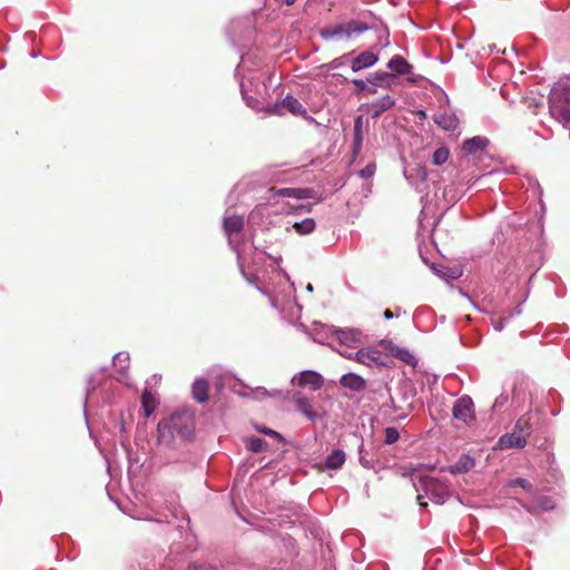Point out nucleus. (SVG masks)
<instances>
[{"instance_id": "nucleus-30", "label": "nucleus", "mask_w": 570, "mask_h": 570, "mask_svg": "<svg viewBox=\"0 0 570 570\" xmlns=\"http://www.w3.org/2000/svg\"><path fill=\"white\" fill-rule=\"evenodd\" d=\"M265 441L259 439V438H256V436H252L247 440V448L249 451L254 452V453H259L264 450V446H265Z\"/></svg>"}, {"instance_id": "nucleus-28", "label": "nucleus", "mask_w": 570, "mask_h": 570, "mask_svg": "<svg viewBox=\"0 0 570 570\" xmlns=\"http://www.w3.org/2000/svg\"><path fill=\"white\" fill-rule=\"evenodd\" d=\"M321 36L326 40H330L333 38H342V37H344L343 24L326 28V29L322 30Z\"/></svg>"}, {"instance_id": "nucleus-50", "label": "nucleus", "mask_w": 570, "mask_h": 570, "mask_svg": "<svg viewBox=\"0 0 570 570\" xmlns=\"http://www.w3.org/2000/svg\"><path fill=\"white\" fill-rule=\"evenodd\" d=\"M500 405H502V401L500 399H497L494 402V406H500Z\"/></svg>"}, {"instance_id": "nucleus-17", "label": "nucleus", "mask_w": 570, "mask_h": 570, "mask_svg": "<svg viewBox=\"0 0 570 570\" xmlns=\"http://www.w3.org/2000/svg\"><path fill=\"white\" fill-rule=\"evenodd\" d=\"M346 455L341 449L333 450L325 459L323 468L326 470H338L345 463Z\"/></svg>"}, {"instance_id": "nucleus-13", "label": "nucleus", "mask_w": 570, "mask_h": 570, "mask_svg": "<svg viewBox=\"0 0 570 570\" xmlns=\"http://www.w3.org/2000/svg\"><path fill=\"white\" fill-rule=\"evenodd\" d=\"M244 227V218L238 215H230L224 218V229L228 236V242L232 244L234 234H239Z\"/></svg>"}, {"instance_id": "nucleus-9", "label": "nucleus", "mask_w": 570, "mask_h": 570, "mask_svg": "<svg viewBox=\"0 0 570 570\" xmlns=\"http://www.w3.org/2000/svg\"><path fill=\"white\" fill-rule=\"evenodd\" d=\"M395 105V99L390 96L385 95L377 100L371 102L366 107V111L371 115L373 119L379 118L383 112L391 109Z\"/></svg>"}, {"instance_id": "nucleus-23", "label": "nucleus", "mask_w": 570, "mask_h": 570, "mask_svg": "<svg viewBox=\"0 0 570 570\" xmlns=\"http://www.w3.org/2000/svg\"><path fill=\"white\" fill-rule=\"evenodd\" d=\"M193 395L199 402L203 403L208 399V384L206 380H196L193 384Z\"/></svg>"}, {"instance_id": "nucleus-21", "label": "nucleus", "mask_w": 570, "mask_h": 570, "mask_svg": "<svg viewBox=\"0 0 570 570\" xmlns=\"http://www.w3.org/2000/svg\"><path fill=\"white\" fill-rule=\"evenodd\" d=\"M343 28L345 38H351L355 35H361L370 29V27L365 22L356 20L343 23Z\"/></svg>"}, {"instance_id": "nucleus-19", "label": "nucleus", "mask_w": 570, "mask_h": 570, "mask_svg": "<svg viewBox=\"0 0 570 570\" xmlns=\"http://www.w3.org/2000/svg\"><path fill=\"white\" fill-rule=\"evenodd\" d=\"M336 335L338 341L347 346L361 343L362 333L357 330H338Z\"/></svg>"}, {"instance_id": "nucleus-3", "label": "nucleus", "mask_w": 570, "mask_h": 570, "mask_svg": "<svg viewBox=\"0 0 570 570\" xmlns=\"http://www.w3.org/2000/svg\"><path fill=\"white\" fill-rule=\"evenodd\" d=\"M421 484L425 495H428L431 501L438 504L444 503L450 497V488L443 481L431 476H425L421 479Z\"/></svg>"}, {"instance_id": "nucleus-33", "label": "nucleus", "mask_w": 570, "mask_h": 570, "mask_svg": "<svg viewBox=\"0 0 570 570\" xmlns=\"http://www.w3.org/2000/svg\"><path fill=\"white\" fill-rule=\"evenodd\" d=\"M395 356L407 364L415 363V356L407 350H404V348L397 350V352L395 353Z\"/></svg>"}, {"instance_id": "nucleus-36", "label": "nucleus", "mask_w": 570, "mask_h": 570, "mask_svg": "<svg viewBox=\"0 0 570 570\" xmlns=\"http://www.w3.org/2000/svg\"><path fill=\"white\" fill-rule=\"evenodd\" d=\"M375 169H376L375 164H368V165H366L363 169H361V170L358 171V175H360L362 178H365V179H366V178H370V177H372V176L374 175Z\"/></svg>"}, {"instance_id": "nucleus-47", "label": "nucleus", "mask_w": 570, "mask_h": 570, "mask_svg": "<svg viewBox=\"0 0 570 570\" xmlns=\"http://www.w3.org/2000/svg\"><path fill=\"white\" fill-rule=\"evenodd\" d=\"M417 501H419L421 507H426V502L422 501V495H420V494L417 495Z\"/></svg>"}, {"instance_id": "nucleus-46", "label": "nucleus", "mask_w": 570, "mask_h": 570, "mask_svg": "<svg viewBox=\"0 0 570 570\" xmlns=\"http://www.w3.org/2000/svg\"><path fill=\"white\" fill-rule=\"evenodd\" d=\"M341 354L350 360H354V354H350V353H345V352H341Z\"/></svg>"}, {"instance_id": "nucleus-5", "label": "nucleus", "mask_w": 570, "mask_h": 570, "mask_svg": "<svg viewBox=\"0 0 570 570\" xmlns=\"http://www.w3.org/2000/svg\"><path fill=\"white\" fill-rule=\"evenodd\" d=\"M530 434V429L525 428L521 432L512 431L499 439L498 446L502 450L505 449H522L527 444V438Z\"/></svg>"}, {"instance_id": "nucleus-6", "label": "nucleus", "mask_w": 570, "mask_h": 570, "mask_svg": "<svg viewBox=\"0 0 570 570\" xmlns=\"http://www.w3.org/2000/svg\"><path fill=\"white\" fill-rule=\"evenodd\" d=\"M284 109H287L293 115H303L306 112L303 105L293 96H286L281 102L274 104L269 107V111L275 115H283Z\"/></svg>"}, {"instance_id": "nucleus-45", "label": "nucleus", "mask_w": 570, "mask_h": 570, "mask_svg": "<svg viewBox=\"0 0 570 570\" xmlns=\"http://www.w3.org/2000/svg\"><path fill=\"white\" fill-rule=\"evenodd\" d=\"M360 461L362 463L363 466L365 468H368L370 466V463L366 461V459H364L363 456L360 458Z\"/></svg>"}, {"instance_id": "nucleus-18", "label": "nucleus", "mask_w": 570, "mask_h": 570, "mask_svg": "<svg viewBox=\"0 0 570 570\" xmlns=\"http://www.w3.org/2000/svg\"><path fill=\"white\" fill-rule=\"evenodd\" d=\"M314 191L309 188H279L275 195L282 197H293L296 199H307L313 197Z\"/></svg>"}, {"instance_id": "nucleus-48", "label": "nucleus", "mask_w": 570, "mask_h": 570, "mask_svg": "<svg viewBox=\"0 0 570 570\" xmlns=\"http://www.w3.org/2000/svg\"><path fill=\"white\" fill-rule=\"evenodd\" d=\"M416 114H417L421 118H425V116H426V114H425V111H424V110H419Z\"/></svg>"}, {"instance_id": "nucleus-27", "label": "nucleus", "mask_w": 570, "mask_h": 570, "mask_svg": "<svg viewBox=\"0 0 570 570\" xmlns=\"http://www.w3.org/2000/svg\"><path fill=\"white\" fill-rule=\"evenodd\" d=\"M315 226L316 224L313 218H305L302 222L294 223L293 228L299 235H307L314 232Z\"/></svg>"}, {"instance_id": "nucleus-8", "label": "nucleus", "mask_w": 570, "mask_h": 570, "mask_svg": "<svg viewBox=\"0 0 570 570\" xmlns=\"http://www.w3.org/2000/svg\"><path fill=\"white\" fill-rule=\"evenodd\" d=\"M293 384L299 386H308L313 391H317L323 386V377L314 371H303L298 376L293 377Z\"/></svg>"}, {"instance_id": "nucleus-44", "label": "nucleus", "mask_w": 570, "mask_h": 570, "mask_svg": "<svg viewBox=\"0 0 570 570\" xmlns=\"http://www.w3.org/2000/svg\"><path fill=\"white\" fill-rule=\"evenodd\" d=\"M383 315L386 320H391L393 317L391 309H385Z\"/></svg>"}, {"instance_id": "nucleus-37", "label": "nucleus", "mask_w": 570, "mask_h": 570, "mask_svg": "<svg viewBox=\"0 0 570 570\" xmlns=\"http://www.w3.org/2000/svg\"><path fill=\"white\" fill-rule=\"evenodd\" d=\"M254 393L257 399H262V397H266V396H279L282 394L279 391L269 393V392H267V390L265 387H257Z\"/></svg>"}, {"instance_id": "nucleus-42", "label": "nucleus", "mask_w": 570, "mask_h": 570, "mask_svg": "<svg viewBox=\"0 0 570 570\" xmlns=\"http://www.w3.org/2000/svg\"><path fill=\"white\" fill-rule=\"evenodd\" d=\"M505 325V318H500L498 322L494 323L495 331H502Z\"/></svg>"}, {"instance_id": "nucleus-31", "label": "nucleus", "mask_w": 570, "mask_h": 570, "mask_svg": "<svg viewBox=\"0 0 570 570\" xmlns=\"http://www.w3.org/2000/svg\"><path fill=\"white\" fill-rule=\"evenodd\" d=\"M299 210L311 212L312 210V205L307 204V205L292 206L289 204H285L282 207L281 213L288 215V214L297 213Z\"/></svg>"}, {"instance_id": "nucleus-4", "label": "nucleus", "mask_w": 570, "mask_h": 570, "mask_svg": "<svg viewBox=\"0 0 570 570\" xmlns=\"http://www.w3.org/2000/svg\"><path fill=\"white\" fill-rule=\"evenodd\" d=\"M190 415L187 413H176L170 416V419L166 423H159V430L163 428H168L171 433H177L181 438L189 439L191 435L190 428Z\"/></svg>"}, {"instance_id": "nucleus-20", "label": "nucleus", "mask_w": 570, "mask_h": 570, "mask_svg": "<svg viewBox=\"0 0 570 570\" xmlns=\"http://www.w3.org/2000/svg\"><path fill=\"white\" fill-rule=\"evenodd\" d=\"M434 121L445 130H454L459 125V119L454 114L441 112L435 115Z\"/></svg>"}, {"instance_id": "nucleus-43", "label": "nucleus", "mask_w": 570, "mask_h": 570, "mask_svg": "<svg viewBox=\"0 0 570 570\" xmlns=\"http://www.w3.org/2000/svg\"><path fill=\"white\" fill-rule=\"evenodd\" d=\"M261 432H263L264 434H267V435H272L274 438H281L279 433H277L276 431L271 430V429H263V430H261Z\"/></svg>"}, {"instance_id": "nucleus-7", "label": "nucleus", "mask_w": 570, "mask_h": 570, "mask_svg": "<svg viewBox=\"0 0 570 570\" xmlns=\"http://www.w3.org/2000/svg\"><path fill=\"white\" fill-rule=\"evenodd\" d=\"M453 416L456 420L469 422L474 417L473 402L469 396H462L454 402L452 409Z\"/></svg>"}, {"instance_id": "nucleus-32", "label": "nucleus", "mask_w": 570, "mask_h": 570, "mask_svg": "<svg viewBox=\"0 0 570 570\" xmlns=\"http://www.w3.org/2000/svg\"><path fill=\"white\" fill-rule=\"evenodd\" d=\"M400 438V433L396 428L390 426L384 431V442L386 444L395 443Z\"/></svg>"}, {"instance_id": "nucleus-39", "label": "nucleus", "mask_w": 570, "mask_h": 570, "mask_svg": "<svg viewBox=\"0 0 570 570\" xmlns=\"http://www.w3.org/2000/svg\"><path fill=\"white\" fill-rule=\"evenodd\" d=\"M352 82L355 85V87L357 88L358 91L367 90L368 94L376 92L375 89L367 88L365 81H363L362 79H354Z\"/></svg>"}, {"instance_id": "nucleus-51", "label": "nucleus", "mask_w": 570, "mask_h": 570, "mask_svg": "<svg viewBox=\"0 0 570 570\" xmlns=\"http://www.w3.org/2000/svg\"><path fill=\"white\" fill-rule=\"evenodd\" d=\"M307 289H308V291H313V287H312V285H311V284H308Z\"/></svg>"}, {"instance_id": "nucleus-11", "label": "nucleus", "mask_w": 570, "mask_h": 570, "mask_svg": "<svg viewBox=\"0 0 570 570\" xmlns=\"http://www.w3.org/2000/svg\"><path fill=\"white\" fill-rule=\"evenodd\" d=\"M474 465L475 460L469 454H463L454 464L443 468L442 471H448L451 474H462L473 469Z\"/></svg>"}, {"instance_id": "nucleus-49", "label": "nucleus", "mask_w": 570, "mask_h": 570, "mask_svg": "<svg viewBox=\"0 0 570 570\" xmlns=\"http://www.w3.org/2000/svg\"><path fill=\"white\" fill-rule=\"evenodd\" d=\"M296 0H284V2L287 4V6H292L295 3Z\"/></svg>"}, {"instance_id": "nucleus-25", "label": "nucleus", "mask_w": 570, "mask_h": 570, "mask_svg": "<svg viewBox=\"0 0 570 570\" xmlns=\"http://www.w3.org/2000/svg\"><path fill=\"white\" fill-rule=\"evenodd\" d=\"M362 144H363L362 117L358 116L354 121L353 153L355 155H357L361 151Z\"/></svg>"}, {"instance_id": "nucleus-34", "label": "nucleus", "mask_w": 570, "mask_h": 570, "mask_svg": "<svg viewBox=\"0 0 570 570\" xmlns=\"http://www.w3.org/2000/svg\"><path fill=\"white\" fill-rule=\"evenodd\" d=\"M509 487H511V488L520 487L528 491H530L532 489V484L527 479H523V478H517V479L509 481Z\"/></svg>"}, {"instance_id": "nucleus-1", "label": "nucleus", "mask_w": 570, "mask_h": 570, "mask_svg": "<svg viewBox=\"0 0 570 570\" xmlns=\"http://www.w3.org/2000/svg\"><path fill=\"white\" fill-rule=\"evenodd\" d=\"M549 112L563 126L570 125V79L557 82L549 95Z\"/></svg>"}, {"instance_id": "nucleus-2", "label": "nucleus", "mask_w": 570, "mask_h": 570, "mask_svg": "<svg viewBox=\"0 0 570 570\" xmlns=\"http://www.w3.org/2000/svg\"><path fill=\"white\" fill-rule=\"evenodd\" d=\"M414 390L407 383L400 384L394 394L390 395V407L397 413V420H403L413 411Z\"/></svg>"}, {"instance_id": "nucleus-38", "label": "nucleus", "mask_w": 570, "mask_h": 570, "mask_svg": "<svg viewBox=\"0 0 570 570\" xmlns=\"http://www.w3.org/2000/svg\"><path fill=\"white\" fill-rule=\"evenodd\" d=\"M153 400L150 393L148 392H145L142 394V405H144V409H145V413L147 416H149L153 412V409L149 406V402Z\"/></svg>"}, {"instance_id": "nucleus-41", "label": "nucleus", "mask_w": 570, "mask_h": 570, "mask_svg": "<svg viewBox=\"0 0 570 570\" xmlns=\"http://www.w3.org/2000/svg\"><path fill=\"white\" fill-rule=\"evenodd\" d=\"M189 570H217V569L213 566H207V564H193L189 567Z\"/></svg>"}, {"instance_id": "nucleus-26", "label": "nucleus", "mask_w": 570, "mask_h": 570, "mask_svg": "<svg viewBox=\"0 0 570 570\" xmlns=\"http://www.w3.org/2000/svg\"><path fill=\"white\" fill-rule=\"evenodd\" d=\"M393 73L389 72H376L373 77L368 78L367 80L373 83L374 86L385 87L389 88L392 85V81L394 79Z\"/></svg>"}, {"instance_id": "nucleus-29", "label": "nucleus", "mask_w": 570, "mask_h": 570, "mask_svg": "<svg viewBox=\"0 0 570 570\" xmlns=\"http://www.w3.org/2000/svg\"><path fill=\"white\" fill-rule=\"evenodd\" d=\"M449 159V150L444 147L438 148L432 156V163L436 166L443 165Z\"/></svg>"}, {"instance_id": "nucleus-35", "label": "nucleus", "mask_w": 570, "mask_h": 570, "mask_svg": "<svg viewBox=\"0 0 570 570\" xmlns=\"http://www.w3.org/2000/svg\"><path fill=\"white\" fill-rule=\"evenodd\" d=\"M347 57H348V55H343L338 58H335L332 61H330L328 63H326L325 67L328 70H334V69L341 68L342 66L345 65Z\"/></svg>"}, {"instance_id": "nucleus-40", "label": "nucleus", "mask_w": 570, "mask_h": 570, "mask_svg": "<svg viewBox=\"0 0 570 570\" xmlns=\"http://www.w3.org/2000/svg\"><path fill=\"white\" fill-rule=\"evenodd\" d=\"M525 428H529L530 429V425H529V422L528 420L523 416V417H520L515 425H514V430L513 431H517V432H521L522 430H525Z\"/></svg>"}, {"instance_id": "nucleus-12", "label": "nucleus", "mask_w": 570, "mask_h": 570, "mask_svg": "<svg viewBox=\"0 0 570 570\" xmlns=\"http://www.w3.org/2000/svg\"><path fill=\"white\" fill-rule=\"evenodd\" d=\"M379 57L372 51H364L352 60L351 68L354 72L372 67L376 63Z\"/></svg>"}, {"instance_id": "nucleus-24", "label": "nucleus", "mask_w": 570, "mask_h": 570, "mask_svg": "<svg viewBox=\"0 0 570 570\" xmlns=\"http://www.w3.org/2000/svg\"><path fill=\"white\" fill-rule=\"evenodd\" d=\"M488 144V140L483 137L476 136L471 139H468L463 144V150L468 154H473L478 150L483 149Z\"/></svg>"}, {"instance_id": "nucleus-14", "label": "nucleus", "mask_w": 570, "mask_h": 570, "mask_svg": "<svg viewBox=\"0 0 570 570\" xmlns=\"http://www.w3.org/2000/svg\"><path fill=\"white\" fill-rule=\"evenodd\" d=\"M340 383L342 386L354 392H362L366 389V381L355 373L344 374L341 377Z\"/></svg>"}, {"instance_id": "nucleus-16", "label": "nucleus", "mask_w": 570, "mask_h": 570, "mask_svg": "<svg viewBox=\"0 0 570 570\" xmlns=\"http://www.w3.org/2000/svg\"><path fill=\"white\" fill-rule=\"evenodd\" d=\"M129 362H130V357L127 352H119L114 356L112 363H114V366L118 374L116 377L118 381L121 382L127 376V371L129 368Z\"/></svg>"}, {"instance_id": "nucleus-22", "label": "nucleus", "mask_w": 570, "mask_h": 570, "mask_svg": "<svg viewBox=\"0 0 570 570\" xmlns=\"http://www.w3.org/2000/svg\"><path fill=\"white\" fill-rule=\"evenodd\" d=\"M380 352L379 351H365V350H358L354 354V360L361 364L370 366L372 363H377L380 360Z\"/></svg>"}, {"instance_id": "nucleus-10", "label": "nucleus", "mask_w": 570, "mask_h": 570, "mask_svg": "<svg viewBox=\"0 0 570 570\" xmlns=\"http://www.w3.org/2000/svg\"><path fill=\"white\" fill-rule=\"evenodd\" d=\"M293 397L296 409L309 421L314 422L318 419V414L312 409L309 400L302 392H296Z\"/></svg>"}, {"instance_id": "nucleus-15", "label": "nucleus", "mask_w": 570, "mask_h": 570, "mask_svg": "<svg viewBox=\"0 0 570 570\" xmlns=\"http://www.w3.org/2000/svg\"><path fill=\"white\" fill-rule=\"evenodd\" d=\"M389 69L395 76L407 75L412 71L413 67L402 56L395 55L387 63Z\"/></svg>"}]
</instances>
